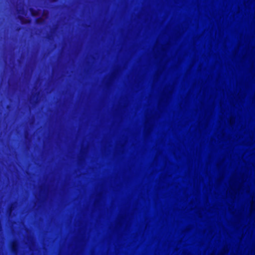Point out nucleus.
<instances>
[{"label": "nucleus", "instance_id": "obj_1", "mask_svg": "<svg viewBox=\"0 0 255 255\" xmlns=\"http://www.w3.org/2000/svg\"><path fill=\"white\" fill-rule=\"evenodd\" d=\"M230 189L228 193L231 194L233 197H235L236 195L239 192L242 188V185L240 184L237 180H234L232 178L230 181Z\"/></svg>", "mask_w": 255, "mask_h": 255}, {"label": "nucleus", "instance_id": "obj_2", "mask_svg": "<svg viewBox=\"0 0 255 255\" xmlns=\"http://www.w3.org/2000/svg\"><path fill=\"white\" fill-rule=\"evenodd\" d=\"M47 15V12H46V11H44L43 12V17L38 19L37 20V22L38 23L42 22L43 21V18L44 17H46Z\"/></svg>", "mask_w": 255, "mask_h": 255}, {"label": "nucleus", "instance_id": "obj_3", "mask_svg": "<svg viewBox=\"0 0 255 255\" xmlns=\"http://www.w3.org/2000/svg\"><path fill=\"white\" fill-rule=\"evenodd\" d=\"M17 244L16 242H13L12 244V250L13 252L16 253L17 251Z\"/></svg>", "mask_w": 255, "mask_h": 255}, {"label": "nucleus", "instance_id": "obj_4", "mask_svg": "<svg viewBox=\"0 0 255 255\" xmlns=\"http://www.w3.org/2000/svg\"><path fill=\"white\" fill-rule=\"evenodd\" d=\"M251 209L252 210L255 209V198L254 201V199H253V201L251 203Z\"/></svg>", "mask_w": 255, "mask_h": 255}, {"label": "nucleus", "instance_id": "obj_5", "mask_svg": "<svg viewBox=\"0 0 255 255\" xmlns=\"http://www.w3.org/2000/svg\"><path fill=\"white\" fill-rule=\"evenodd\" d=\"M31 14L33 15H38V12H35L32 9H31Z\"/></svg>", "mask_w": 255, "mask_h": 255}, {"label": "nucleus", "instance_id": "obj_6", "mask_svg": "<svg viewBox=\"0 0 255 255\" xmlns=\"http://www.w3.org/2000/svg\"><path fill=\"white\" fill-rule=\"evenodd\" d=\"M20 19H21V22H22V23H27V22H28V20H24L22 19L21 18H20Z\"/></svg>", "mask_w": 255, "mask_h": 255}, {"label": "nucleus", "instance_id": "obj_7", "mask_svg": "<svg viewBox=\"0 0 255 255\" xmlns=\"http://www.w3.org/2000/svg\"><path fill=\"white\" fill-rule=\"evenodd\" d=\"M211 255H215V253L213 252Z\"/></svg>", "mask_w": 255, "mask_h": 255}]
</instances>
